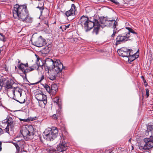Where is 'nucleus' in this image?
Instances as JSON below:
<instances>
[{"instance_id": "1", "label": "nucleus", "mask_w": 153, "mask_h": 153, "mask_svg": "<svg viewBox=\"0 0 153 153\" xmlns=\"http://www.w3.org/2000/svg\"><path fill=\"white\" fill-rule=\"evenodd\" d=\"M13 16L15 19H19L24 22L31 23L33 18L28 14L25 5L16 4L13 9Z\"/></svg>"}, {"instance_id": "2", "label": "nucleus", "mask_w": 153, "mask_h": 153, "mask_svg": "<svg viewBox=\"0 0 153 153\" xmlns=\"http://www.w3.org/2000/svg\"><path fill=\"white\" fill-rule=\"evenodd\" d=\"M150 133L151 135L149 138H145L144 141L146 143L142 148L145 150H149L153 147V125H148L147 127V130L145 131L146 135Z\"/></svg>"}, {"instance_id": "3", "label": "nucleus", "mask_w": 153, "mask_h": 153, "mask_svg": "<svg viewBox=\"0 0 153 153\" xmlns=\"http://www.w3.org/2000/svg\"><path fill=\"white\" fill-rule=\"evenodd\" d=\"M44 138L48 140H53L58 135V131L56 127L48 128L44 131Z\"/></svg>"}, {"instance_id": "4", "label": "nucleus", "mask_w": 153, "mask_h": 153, "mask_svg": "<svg viewBox=\"0 0 153 153\" xmlns=\"http://www.w3.org/2000/svg\"><path fill=\"white\" fill-rule=\"evenodd\" d=\"M79 24L80 25L86 32L90 30L93 27V23L89 22L88 17L83 16H81L79 21Z\"/></svg>"}, {"instance_id": "5", "label": "nucleus", "mask_w": 153, "mask_h": 153, "mask_svg": "<svg viewBox=\"0 0 153 153\" xmlns=\"http://www.w3.org/2000/svg\"><path fill=\"white\" fill-rule=\"evenodd\" d=\"M46 62L52 64L53 66V69L55 70V74H58L61 72L63 68V64L59 59H54L53 60L51 58H48Z\"/></svg>"}, {"instance_id": "6", "label": "nucleus", "mask_w": 153, "mask_h": 153, "mask_svg": "<svg viewBox=\"0 0 153 153\" xmlns=\"http://www.w3.org/2000/svg\"><path fill=\"white\" fill-rule=\"evenodd\" d=\"M33 128L32 126L28 127V128L22 129L21 133L26 140L32 139L34 137Z\"/></svg>"}, {"instance_id": "7", "label": "nucleus", "mask_w": 153, "mask_h": 153, "mask_svg": "<svg viewBox=\"0 0 153 153\" xmlns=\"http://www.w3.org/2000/svg\"><path fill=\"white\" fill-rule=\"evenodd\" d=\"M129 33H125L118 35L116 39V45H119L128 40Z\"/></svg>"}, {"instance_id": "8", "label": "nucleus", "mask_w": 153, "mask_h": 153, "mask_svg": "<svg viewBox=\"0 0 153 153\" xmlns=\"http://www.w3.org/2000/svg\"><path fill=\"white\" fill-rule=\"evenodd\" d=\"M117 52L120 56L123 57H128L131 53L130 50L126 47H123L118 49Z\"/></svg>"}, {"instance_id": "9", "label": "nucleus", "mask_w": 153, "mask_h": 153, "mask_svg": "<svg viewBox=\"0 0 153 153\" xmlns=\"http://www.w3.org/2000/svg\"><path fill=\"white\" fill-rule=\"evenodd\" d=\"M46 44L45 39H43L41 36L38 38L36 41L32 42L33 45L37 47H41L44 46Z\"/></svg>"}, {"instance_id": "10", "label": "nucleus", "mask_w": 153, "mask_h": 153, "mask_svg": "<svg viewBox=\"0 0 153 153\" xmlns=\"http://www.w3.org/2000/svg\"><path fill=\"white\" fill-rule=\"evenodd\" d=\"M68 147V144L65 141H60V143L56 147L57 151L62 152L65 151Z\"/></svg>"}, {"instance_id": "11", "label": "nucleus", "mask_w": 153, "mask_h": 153, "mask_svg": "<svg viewBox=\"0 0 153 153\" xmlns=\"http://www.w3.org/2000/svg\"><path fill=\"white\" fill-rule=\"evenodd\" d=\"M76 7L74 4H72L71 9L67 11L65 13V15L68 17L71 16H74L75 15V12L76 11Z\"/></svg>"}, {"instance_id": "12", "label": "nucleus", "mask_w": 153, "mask_h": 153, "mask_svg": "<svg viewBox=\"0 0 153 153\" xmlns=\"http://www.w3.org/2000/svg\"><path fill=\"white\" fill-rule=\"evenodd\" d=\"M6 122L7 123V125L5 128L6 132L9 133L10 126L11 128L13 127V119L11 117H10L7 120Z\"/></svg>"}, {"instance_id": "13", "label": "nucleus", "mask_w": 153, "mask_h": 153, "mask_svg": "<svg viewBox=\"0 0 153 153\" xmlns=\"http://www.w3.org/2000/svg\"><path fill=\"white\" fill-rule=\"evenodd\" d=\"M28 67V64L27 63L25 64H24L21 63L18 66V67L19 69L21 70L24 74L25 75V76H26L27 72H26V70L27 69V68Z\"/></svg>"}, {"instance_id": "14", "label": "nucleus", "mask_w": 153, "mask_h": 153, "mask_svg": "<svg viewBox=\"0 0 153 153\" xmlns=\"http://www.w3.org/2000/svg\"><path fill=\"white\" fill-rule=\"evenodd\" d=\"M58 90V88L57 85L55 84L52 85L51 86L50 93L53 95L55 94Z\"/></svg>"}, {"instance_id": "15", "label": "nucleus", "mask_w": 153, "mask_h": 153, "mask_svg": "<svg viewBox=\"0 0 153 153\" xmlns=\"http://www.w3.org/2000/svg\"><path fill=\"white\" fill-rule=\"evenodd\" d=\"M36 97L38 101L42 100L47 98L46 96L43 94L42 92L36 94Z\"/></svg>"}, {"instance_id": "16", "label": "nucleus", "mask_w": 153, "mask_h": 153, "mask_svg": "<svg viewBox=\"0 0 153 153\" xmlns=\"http://www.w3.org/2000/svg\"><path fill=\"white\" fill-rule=\"evenodd\" d=\"M35 56L37 58L36 64L38 68L41 67L42 69V66L43 65L44 63L43 62L41 59L39 58V56L38 55L36 54Z\"/></svg>"}, {"instance_id": "17", "label": "nucleus", "mask_w": 153, "mask_h": 153, "mask_svg": "<svg viewBox=\"0 0 153 153\" xmlns=\"http://www.w3.org/2000/svg\"><path fill=\"white\" fill-rule=\"evenodd\" d=\"M118 25L117 22L116 21H114V24L113 26V33L111 35V37H114L116 34H117L118 31H117V29L116 28V26Z\"/></svg>"}, {"instance_id": "18", "label": "nucleus", "mask_w": 153, "mask_h": 153, "mask_svg": "<svg viewBox=\"0 0 153 153\" xmlns=\"http://www.w3.org/2000/svg\"><path fill=\"white\" fill-rule=\"evenodd\" d=\"M116 20H117V19H116ZM100 21L101 24H105L106 21L111 22L112 23L113 22H114V21H115L113 19L110 20L109 19L103 17V18H101L100 19ZM115 21L117 22V20H116Z\"/></svg>"}, {"instance_id": "19", "label": "nucleus", "mask_w": 153, "mask_h": 153, "mask_svg": "<svg viewBox=\"0 0 153 153\" xmlns=\"http://www.w3.org/2000/svg\"><path fill=\"white\" fill-rule=\"evenodd\" d=\"M89 22L93 23L92 26H93V27L96 24H98V23H100L98 20L95 19L94 17L91 18L90 20L89 19Z\"/></svg>"}, {"instance_id": "20", "label": "nucleus", "mask_w": 153, "mask_h": 153, "mask_svg": "<svg viewBox=\"0 0 153 153\" xmlns=\"http://www.w3.org/2000/svg\"><path fill=\"white\" fill-rule=\"evenodd\" d=\"M56 148H54L52 146H50L48 147L47 150L49 153H53V152H56L57 151Z\"/></svg>"}, {"instance_id": "21", "label": "nucleus", "mask_w": 153, "mask_h": 153, "mask_svg": "<svg viewBox=\"0 0 153 153\" xmlns=\"http://www.w3.org/2000/svg\"><path fill=\"white\" fill-rule=\"evenodd\" d=\"M100 26V24L99 23H98V24H96L95 26H94L93 27H94V29L93 33H95L96 35H97L98 33Z\"/></svg>"}, {"instance_id": "22", "label": "nucleus", "mask_w": 153, "mask_h": 153, "mask_svg": "<svg viewBox=\"0 0 153 153\" xmlns=\"http://www.w3.org/2000/svg\"><path fill=\"white\" fill-rule=\"evenodd\" d=\"M23 91V90L22 89L16 87V88H14V89L13 90V94L15 95V93H22V92Z\"/></svg>"}, {"instance_id": "23", "label": "nucleus", "mask_w": 153, "mask_h": 153, "mask_svg": "<svg viewBox=\"0 0 153 153\" xmlns=\"http://www.w3.org/2000/svg\"><path fill=\"white\" fill-rule=\"evenodd\" d=\"M126 28L128 30V32H126V33H129V37L130 36L129 35L130 34V33H131L133 34H134L136 36H137V33L135 32L134 30L132 29L131 28L128 27H126Z\"/></svg>"}, {"instance_id": "24", "label": "nucleus", "mask_w": 153, "mask_h": 153, "mask_svg": "<svg viewBox=\"0 0 153 153\" xmlns=\"http://www.w3.org/2000/svg\"><path fill=\"white\" fill-rule=\"evenodd\" d=\"M39 101V105L40 107H43L44 105L45 106L47 103V99H43L41 100L38 101Z\"/></svg>"}, {"instance_id": "25", "label": "nucleus", "mask_w": 153, "mask_h": 153, "mask_svg": "<svg viewBox=\"0 0 153 153\" xmlns=\"http://www.w3.org/2000/svg\"><path fill=\"white\" fill-rule=\"evenodd\" d=\"M128 57V61L129 62H130L133 61L137 58V57H136L135 56V53L131 55L130 54V55Z\"/></svg>"}, {"instance_id": "26", "label": "nucleus", "mask_w": 153, "mask_h": 153, "mask_svg": "<svg viewBox=\"0 0 153 153\" xmlns=\"http://www.w3.org/2000/svg\"><path fill=\"white\" fill-rule=\"evenodd\" d=\"M55 72L54 73V74H51L49 75L48 78L51 80H55L56 79V74L55 73Z\"/></svg>"}, {"instance_id": "27", "label": "nucleus", "mask_w": 153, "mask_h": 153, "mask_svg": "<svg viewBox=\"0 0 153 153\" xmlns=\"http://www.w3.org/2000/svg\"><path fill=\"white\" fill-rule=\"evenodd\" d=\"M51 48L50 46H46L44 48V51L46 54L49 53L51 50Z\"/></svg>"}, {"instance_id": "28", "label": "nucleus", "mask_w": 153, "mask_h": 153, "mask_svg": "<svg viewBox=\"0 0 153 153\" xmlns=\"http://www.w3.org/2000/svg\"><path fill=\"white\" fill-rule=\"evenodd\" d=\"M36 67L35 66L30 67L29 68L27 67V69L26 70V72L27 73L28 72H29L30 71H31L36 69Z\"/></svg>"}, {"instance_id": "29", "label": "nucleus", "mask_w": 153, "mask_h": 153, "mask_svg": "<svg viewBox=\"0 0 153 153\" xmlns=\"http://www.w3.org/2000/svg\"><path fill=\"white\" fill-rule=\"evenodd\" d=\"M0 40L4 42L6 41L5 36L1 33H0Z\"/></svg>"}, {"instance_id": "30", "label": "nucleus", "mask_w": 153, "mask_h": 153, "mask_svg": "<svg viewBox=\"0 0 153 153\" xmlns=\"http://www.w3.org/2000/svg\"><path fill=\"white\" fill-rule=\"evenodd\" d=\"M53 102H54L56 103V104H57L58 105L59 104L60 100L59 98L58 97H57L54 98L53 99Z\"/></svg>"}, {"instance_id": "31", "label": "nucleus", "mask_w": 153, "mask_h": 153, "mask_svg": "<svg viewBox=\"0 0 153 153\" xmlns=\"http://www.w3.org/2000/svg\"><path fill=\"white\" fill-rule=\"evenodd\" d=\"M47 91L50 93L51 88L47 85H45L44 86Z\"/></svg>"}, {"instance_id": "32", "label": "nucleus", "mask_w": 153, "mask_h": 153, "mask_svg": "<svg viewBox=\"0 0 153 153\" xmlns=\"http://www.w3.org/2000/svg\"><path fill=\"white\" fill-rule=\"evenodd\" d=\"M7 82L11 86L13 84H16V83L14 82V81L12 79H10L8 80Z\"/></svg>"}, {"instance_id": "33", "label": "nucleus", "mask_w": 153, "mask_h": 153, "mask_svg": "<svg viewBox=\"0 0 153 153\" xmlns=\"http://www.w3.org/2000/svg\"><path fill=\"white\" fill-rule=\"evenodd\" d=\"M5 87L7 89H9L10 88H13V86H11L10 85L9 83H8L7 82H6Z\"/></svg>"}, {"instance_id": "34", "label": "nucleus", "mask_w": 153, "mask_h": 153, "mask_svg": "<svg viewBox=\"0 0 153 153\" xmlns=\"http://www.w3.org/2000/svg\"><path fill=\"white\" fill-rule=\"evenodd\" d=\"M58 115L56 114H54L52 116V118L53 119L56 120L57 119Z\"/></svg>"}, {"instance_id": "35", "label": "nucleus", "mask_w": 153, "mask_h": 153, "mask_svg": "<svg viewBox=\"0 0 153 153\" xmlns=\"http://www.w3.org/2000/svg\"><path fill=\"white\" fill-rule=\"evenodd\" d=\"M146 91L147 97H148L149 96V90L148 89L146 88Z\"/></svg>"}, {"instance_id": "36", "label": "nucleus", "mask_w": 153, "mask_h": 153, "mask_svg": "<svg viewBox=\"0 0 153 153\" xmlns=\"http://www.w3.org/2000/svg\"><path fill=\"white\" fill-rule=\"evenodd\" d=\"M111 1L113 2L116 4H119V3L116 0H110Z\"/></svg>"}, {"instance_id": "37", "label": "nucleus", "mask_w": 153, "mask_h": 153, "mask_svg": "<svg viewBox=\"0 0 153 153\" xmlns=\"http://www.w3.org/2000/svg\"><path fill=\"white\" fill-rule=\"evenodd\" d=\"M37 8L39 9V10L40 11L41 13H42V10L44 9V8H43V7H39V6H38L37 7Z\"/></svg>"}, {"instance_id": "38", "label": "nucleus", "mask_w": 153, "mask_h": 153, "mask_svg": "<svg viewBox=\"0 0 153 153\" xmlns=\"http://www.w3.org/2000/svg\"><path fill=\"white\" fill-rule=\"evenodd\" d=\"M14 144L15 145V147H16L17 149L18 150L20 148V147L16 143H14Z\"/></svg>"}, {"instance_id": "39", "label": "nucleus", "mask_w": 153, "mask_h": 153, "mask_svg": "<svg viewBox=\"0 0 153 153\" xmlns=\"http://www.w3.org/2000/svg\"><path fill=\"white\" fill-rule=\"evenodd\" d=\"M144 82V85L145 87H146L148 85L147 83L146 82V80L145 79H144L143 80Z\"/></svg>"}, {"instance_id": "40", "label": "nucleus", "mask_w": 153, "mask_h": 153, "mask_svg": "<svg viewBox=\"0 0 153 153\" xmlns=\"http://www.w3.org/2000/svg\"><path fill=\"white\" fill-rule=\"evenodd\" d=\"M22 93H15V95H16L18 97H21L22 95Z\"/></svg>"}, {"instance_id": "41", "label": "nucleus", "mask_w": 153, "mask_h": 153, "mask_svg": "<svg viewBox=\"0 0 153 153\" xmlns=\"http://www.w3.org/2000/svg\"><path fill=\"white\" fill-rule=\"evenodd\" d=\"M66 29L65 28V25H62V31H64Z\"/></svg>"}, {"instance_id": "42", "label": "nucleus", "mask_w": 153, "mask_h": 153, "mask_svg": "<svg viewBox=\"0 0 153 153\" xmlns=\"http://www.w3.org/2000/svg\"><path fill=\"white\" fill-rule=\"evenodd\" d=\"M41 79L40 80V81H42L43 79H44V75H42L41 77Z\"/></svg>"}, {"instance_id": "43", "label": "nucleus", "mask_w": 153, "mask_h": 153, "mask_svg": "<svg viewBox=\"0 0 153 153\" xmlns=\"http://www.w3.org/2000/svg\"><path fill=\"white\" fill-rule=\"evenodd\" d=\"M21 121H23L24 122H26L27 121V120L26 119H20Z\"/></svg>"}, {"instance_id": "44", "label": "nucleus", "mask_w": 153, "mask_h": 153, "mask_svg": "<svg viewBox=\"0 0 153 153\" xmlns=\"http://www.w3.org/2000/svg\"><path fill=\"white\" fill-rule=\"evenodd\" d=\"M17 101H18V102H19L21 104H22V103H24L25 102V100L24 99V100L23 101V102H20L18 100H17Z\"/></svg>"}, {"instance_id": "45", "label": "nucleus", "mask_w": 153, "mask_h": 153, "mask_svg": "<svg viewBox=\"0 0 153 153\" xmlns=\"http://www.w3.org/2000/svg\"><path fill=\"white\" fill-rule=\"evenodd\" d=\"M2 88V86L1 85V82H0V91L1 90Z\"/></svg>"}, {"instance_id": "46", "label": "nucleus", "mask_w": 153, "mask_h": 153, "mask_svg": "<svg viewBox=\"0 0 153 153\" xmlns=\"http://www.w3.org/2000/svg\"><path fill=\"white\" fill-rule=\"evenodd\" d=\"M70 24H69V25H65V28H66H66H68L69 27V26H70Z\"/></svg>"}, {"instance_id": "47", "label": "nucleus", "mask_w": 153, "mask_h": 153, "mask_svg": "<svg viewBox=\"0 0 153 153\" xmlns=\"http://www.w3.org/2000/svg\"><path fill=\"white\" fill-rule=\"evenodd\" d=\"M1 142H0V151H1Z\"/></svg>"}, {"instance_id": "48", "label": "nucleus", "mask_w": 153, "mask_h": 153, "mask_svg": "<svg viewBox=\"0 0 153 153\" xmlns=\"http://www.w3.org/2000/svg\"><path fill=\"white\" fill-rule=\"evenodd\" d=\"M105 25H100V27H101L102 28H103Z\"/></svg>"}, {"instance_id": "49", "label": "nucleus", "mask_w": 153, "mask_h": 153, "mask_svg": "<svg viewBox=\"0 0 153 153\" xmlns=\"http://www.w3.org/2000/svg\"><path fill=\"white\" fill-rule=\"evenodd\" d=\"M100 2H102L104 1L105 0H98Z\"/></svg>"}, {"instance_id": "50", "label": "nucleus", "mask_w": 153, "mask_h": 153, "mask_svg": "<svg viewBox=\"0 0 153 153\" xmlns=\"http://www.w3.org/2000/svg\"><path fill=\"white\" fill-rule=\"evenodd\" d=\"M141 78L143 79H143H145L143 77V76H142L141 77Z\"/></svg>"}, {"instance_id": "51", "label": "nucleus", "mask_w": 153, "mask_h": 153, "mask_svg": "<svg viewBox=\"0 0 153 153\" xmlns=\"http://www.w3.org/2000/svg\"><path fill=\"white\" fill-rule=\"evenodd\" d=\"M60 29H61L62 30V25L60 26L59 27Z\"/></svg>"}, {"instance_id": "52", "label": "nucleus", "mask_w": 153, "mask_h": 153, "mask_svg": "<svg viewBox=\"0 0 153 153\" xmlns=\"http://www.w3.org/2000/svg\"><path fill=\"white\" fill-rule=\"evenodd\" d=\"M1 50L0 49V53H1Z\"/></svg>"}, {"instance_id": "53", "label": "nucleus", "mask_w": 153, "mask_h": 153, "mask_svg": "<svg viewBox=\"0 0 153 153\" xmlns=\"http://www.w3.org/2000/svg\"><path fill=\"white\" fill-rule=\"evenodd\" d=\"M1 129L0 128V131H1Z\"/></svg>"}, {"instance_id": "54", "label": "nucleus", "mask_w": 153, "mask_h": 153, "mask_svg": "<svg viewBox=\"0 0 153 153\" xmlns=\"http://www.w3.org/2000/svg\"><path fill=\"white\" fill-rule=\"evenodd\" d=\"M108 153H111V152H109Z\"/></svg>"}, {"instance_id": "55", "label": "nucleus", "mask_w": 153, "mask_h": 153, "mask_svg": "<svg viewBox=\"0 0 153 153\" xmlns=\"http://www.w3.org/2000/svg\"><path fill=\"white\" fill-rule=\"evenodd\" d=\"M131 140L130 139L129 140V142Z\"/></svg>"}]
</instances>
